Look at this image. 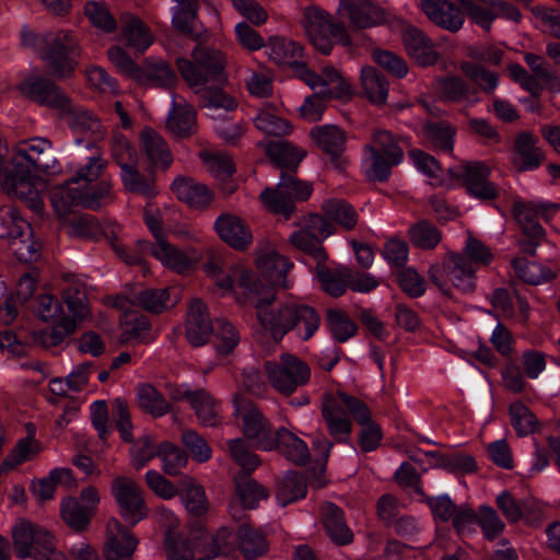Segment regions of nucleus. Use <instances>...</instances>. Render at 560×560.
Instances as JSON below:
<instances>
[{"label": "nucleus", "instance_id": "09e8293b", "mask_svg": "<svg viewBox=\"0 0 560 560\" xmlns=\"http://www.w3.org/2000/svg\"><path fill=\"white\" fill-rule=\"evenodd\" d=\"M512 267L521 280L533 285L549 282L557 277L555 270L525 258H514Z\"/></svg>", "mask_w": 560, "mask_h": 560}, {"label": "nucleus", "instance_id": "f03ea898", "mask_svg": "<svg viewBox=\"0 0 560 560\" xmlns=\"http://www.w3.org/2000/svg\"><path fill=\"white\" fill-rule=\"evenodd\" d=\"M322 416L331 440L318 435L313 442V448L324 463L327 462L335 443L349 442L353 429L351 418L362 427L359 434L361 450L368 453L380 446L381 428L372 421L370 408L360 398L343 390L326 395L322 404Z\"/></svg>", "mask_w": 560, "mask_h": 560}, {"label": "nucleus", "instance_id": "4be33fe9", "mask_svg": "<svg viewBox=\"0 0 560 560\" xmlns=\"http://www.w3.org/2000/svg\"><path fill=\"white\" fill-rule=\"evenodd\" d=\"M218 236L236 250H246L253 244L254 236L248 223L241 217L225 212L213 224Z\"/></svg>", "mask_w": 560, "mask_h": 560}, {"label": "nucleus", "instance_id": "9d476101", "mask_svg": "<svg viewBox=\"0 0 560 560\" xmlns=\"http://www.w3.org/2000/svg\"><path fill=\"white\" fill-rule=\"evenodd\" d=\"M0 238L9 242L20 261L31 262L39 257L42 245L34 240L31 224L12 207L0 209Z\"/></svg>", "mask_w": 560, "mask_h": 560}, {"label": "nucleus", "instance_id": "7ed1b4c3", "mask_svg": "<svg viewBox=\"0 0 560 560\" xmlns=\"http://www.w3.org/2000/svg\"><path fill=\"white\" fill-rule=\"evenodd\" d=\"M59 170L49 140L33 138L20 141L12 151L11 168L7 171L2 189L9 197L21 200L35 213H40L44 202L36 187L38 176L52 175Z\"/></svg>", "mask_w": 560, "mask_h": 560}, {"label": "nucleus", "instance_id": "c85d7f7f", "mask_svg": "<svg viewBox=\"0 0 560 560\" xmlns=\"http://www.w3.org/2000/svg\"><path fill=\"white\" fill-rule=\"evenodd\" d=\"M166 127L173 135L180 138L191 135L197 128L195 108L176 94H172Z\"/></svg>", "mask_w": 560, "mask_h": 560}, {"label": "nucleus", "instance_id": "ddd939ff", "mask_svg": "<svg viewBox=\"0 0 560 560\" xmlns=\"http://www.w3.org/2000/svg\"><path fill=\"white\" fill-rule=\"evenodd\" d=\"M312 191L310 183L301 182L290 173H282L276 188H266L260 199L269 211L288 218L295 210V202L308 199Z\"/></svg>", "mask_w": 560, "mask_h": 560}, {"label": "nucleus", "instance_id": "a878e982", "mask_svg": "<svg viewBox=\"0 0 560 560\" xmlns=\"http://www.w3.org/2000/svg\"><path fill=\"white\" fill-rule=\"evenodd\" d=\"M61 114L67 116V122L72 132L77 136H81V138L75 139L78 144H80L84 139L94 143L104 138L105 130L103 125L98 118L89 110L75 107L70 102V108L68 110H62Z\"/></svg>", "mask_w": 560, "mask_h": 560}, {"label": "nucleus", "instance_id": "a18cd8bd", "mask_svg": "<svg viewBox=\"0 0 560 560\" xmlns=\"http://www.w3.org/2000/svg\"><path fill=\"white\" fill-rule=\"evenodd\" d=\"M190 407L202 425L215 427L220 423V404L207 390H195Z\"/></svg>", "mask_w": 560, "mask_h": 560}, {"label": "nucleus", "instance_id": "20e7f679", "mask_svg": "<svg viewBox=\"0 0 560 560\" xmlns=\"http://www.w3.org/2000/svg\"><path fill=\"white\" fill-rule=\"evenodd\" d=\"M176 67L189 88L202 93L205 107L225 112L236 108L235 100L221 90L226 75L225 58L220 50L197 46L191 51V59L176 58Z\"/></svg>", "mask_w": 560, "mask_h": 560}, {"label": "nucleus", "instance_id": "aec40b11", "mask_svg": "<svg viewBox=\"0 0 560 560\" xmlns=\"http://www.w3.org/2000/svg\"><path fill=\"white\" fill-rule=\"evenodd\" d=\"M21 93L33 102L59 110L70 108L69 96L54 82L42 77H31L19 86Z\"/></svg>", "mask_w": 560, "mask_h": 560}, {"label": "nucleus", "instance_id": "7c9ffc66", "mask_svg": "<svg viewBox=\"0 0 560 560\" xmlns=\"http://www.w3.org/2000/svg\"><path fill=\"white\" fill-rule=\"evenodd\" d=\"M214 325L210 323L206 305L200 300H192L186 320V337L192 346L205 345Z\"/></svg>", "mask_w": 560, "mask_h": 560}, {"label": "nucleus", "instance_id": "052dcab7", "mask_svg": "<svg viewBox=\"0 0 560 560\" xmlns=\"http://www.w3.org/2000/svg\"><path fill=\"white\" fill-rule=\"evenodd\" d=\"M327 325L332 338L338 342H346L357 332L355 323L342 310H329Z\"/></svg>", "mask_w": 560, "mask_h": 560}, {"label": "nucleus", "instance_id": "6e6552de", "mask_svg": "<svg viewBox=\"0 0 560 560\" xmlns=\"http://www.w3.org/2000/svg\"><path fill=\"white\" fill-rule=\"evenodd\" d=\"M233 416L244 436L257 448L272 451L276 447V430L259 408L242 394L233 396Z\"/></svg>", "mask_w": 560, "mask_h": 560}, {"label": "nucleus", "instance_id": "864d4df0", "mask_svg": "<svg viewBox=\"0 0 560 560\" xmlns=\"http://www.w3.org/2000/svg\"><path fill=\"white\" fill-rule=\"evenodd\" d=\"M306 482L298 474H287L277 485L276 499L281 506L291 504L306 495Z\"/></svg>", "mask_w": 560, "mask_h": 560}, {"label": "nucleus", "instance_id": "13d9d810", "mask_svg": "<svg viewBox=\"0 0 560 560\" xmlns=\"http://www.w3.org/2000/svg\"><path fill=\"white\" fill-rule=\"evenodd\" d=\"M56 324L58 326L50 329L35 331L33 340L45 348H50L60 345L67 335L74 332L77 329L75 319H70L68 316L59 318Z\"/></svg>", "mask_w": 560, "mask_h": 560}, {"label": "nucleus", "instance_id": "5701e85b", "mask_svg": "<svg viewBox=\"0 0 560 560\" xmlns=\"http://www.w3.org/2000/svg\"><path fill=\"white\" fill-rule=\"evenodd\" d=\"M139 246L142 250L148 248L152 256L160 260L164 267L178 273L188 271L199 258L195 249L182 250L172 245L166 238L153 245H149L147 242H139Z\"/></svg>", "mask_w": 560, "mask_h": 560}, {"label": "nucleus", "instance_id": "dca6fc26", "mask_svg": "<svg viewBox=\"0 0 560 560\" xmlns=\"http://www.w3.org/2000/svg\"><path fill=\"white\" fill-rule=\"evenodd\" d=\"M452 176L463 180L469 196L482 200H494L500 195L499 187L489 177L490 167L480 161H464L458 166L450 167Z\"/></svg>", "mask_w": 560, "mask_h": 560}, {"label": "nucleus", "instance_id": "b1692460", "mask_svg": "<svg viewBox=\"0 0 560 560\" xmlns=\"http://www.w3.org/2000/svg\"><path fill=\"white\" fill-rule=\"evenodd\" d=\"M393 31H401V38L408 55L420 66L433 65L439 54L434 44L417 27L402 24Z\"/></svg>", "mask_w": 560, "mask_h": 560}, {"label": "nucleus", "instance_id": "c9c22d12", "mask_svg": "<svg viewBox=\"0 0 560 560\" xmlns=\"http://www.w3.org/2000/svg\"><path fill=\"white\" fill-rule=\"evenodd\" d=\"M322 523L327 536L338 545H346L352 540V532L346 524L342 511L332 503H325L320 508Z\"/></svg>", "mask_w": 560, "mask_h": 560}, {"label": "nucleus", "instance_id": "680f3d73", "mask_svg": "<svg viewBox=\"0 0 560 560\" xmlns=\"http://www.w3.org/2000/svg\"><path fill=\"white\" fill-rule=\"evenodd\" d=\"M39 452L38 443L31 439H21L12 452L5 457L0 465V475L15 468L22 463L32 459Z\"/></svg>", "mask_w": 560, "mask_h": 560}, {"label": "nucleus", "instance_id": "e2e57ef3", "mask_svg": "<svg viewBox=\"0 0 560 560\" xmlns=\"http://www.w3.org/2000/svg\"><path fill=\"white\" fill-rule=\"evenodd\" d=\"M136 300L140 306L152 313H161L176 303L167 289L143 290L137 294Z\"/></svg>", "mask_w": 560, "mask_h": 560}, {"label": "nucleus", "instance_id": "0eeeda50", "mask_svg": "<svg viewBox=\"0 0 560 560\" xmlns=\"http://www.w3.org/2000/svg\"><path fill=\"white\" fill-rule=\"evenodd\" d=\"M302 81L313 91L300 107L301 116L315 122L322 119L326 103L332 98L346 100L351 96V86L347 79L334 67H324L319 73L302 69Z\"/></svg>", "mask_w": 560, "mask_h": 560}, {"label": "nucleus", "instance_id": "6e6d98bb", "mask_svg": "<svg viewBox=\"0 0 560 560\" xmlns=\"http://www.w3.org/2000/svg\"><path fill=\"white\" fill-rule=\"evenodd\" d=\"M137 399L139 407L153 417H162L170 411V404L152 385L144 384L139 386Z\"/></svg>", "mask_w": 560, "mask_h": 560}, {"label": "nucleus", "instance_id": "bf43d9fd", "mask_svg": "<svg viewBox=\"0 0 560 560\" xmlns=\"http://www.w3.org/2000/svg\"><path fill=\"white\" fill-rule=\"evenodd\" d=\"M237 538L240 548L248 560L261 556L267 550L265 537L246 524L240 526Z\"/></svg>", "mask_w": 560, "mask_h": 560}, {"label": "nucleus", "instance_id": "412c9836", "mask_svg": "<svg viewBox=\"0 0 560 560\" xmlns=\"http://www.w3.org/2000/svg\"><path fill=\"white\" fill-rule=\"evenodd\" d=\"M139 540L117 518L108 520L104 557L106 560H132Z\"/></svg>", "mask_w": 560, "mask_h": 560}, {"label": "nucleus", "instance_id": "2eb2a0df", "mask_svg": "<svg viewBox=\"0 0 560 560\" xmlns=\"http://www.w3.org/2000/svg\"><path fill=\"white\" fill-rule=\"evenodd\" d=\"M338 14L340 18L347 19L354 30H364L382 24H388L393 30L396 24H402V20L369 0H340Z\"/></svg>", "mask_w": 560, "mask_h": 560}, {"label": "nucleus", "instance_id": "39448f33", "mask_svg": "<svg viewBox=\"0 0 560 560\" xmlns=\"http://www.w3.org/2000/svg\"><path fill=\"white\" fill-rule=\"evenodd\" d=\"M106 167L107 161L100 154L90 156L71 178L51 190V205L60 219H66L75 207L94 209L112 201L110 182L98 180Z\"/></svg>", "mask_w": 560, "mask_h": 560}, {"label": "nucleus", "instance_id": "3c124183", "mask_svg": "<svg viewBox=\"0 0 560 560\" xmlns=\"http://www.w3.org/2000/svg\"><path fill=\"white\" fill-rule=\"evenodd\" d=\"M455 129L444 122H430L423 126L424 141L438 151L452 154Z\"/></svg>", "mask_w": 560, "mask_h": 560}, {"label": "nucleus", "instance_id": "4d7b16f0", "mask_svg": "<svg viewBox=\"0 0 560 560\" xmlns=\"http://www.w3.org/2000/svg\"><path fill=\"white\" fill-rule=\"evenodd\" d=\"M236 498L246 509H254L260 500L268 498V491L256 480L240 476L235 478Z\"/></svg>", "mask_w": 560, "mask_h": 560}, {"label": "nucleus", "instance_id": "79ce46f5", "mask_svg": "<svg viewBox=\"0 0 560 560\" xmlns=\"http://www.w3.org/2000/svg\"><path fill=\"white\" fill-rule=\"evenodd\" d=\"M178 494L189 514L201 516L207 513L209 502L205 490L191 477L185 476L180 479Z\"/></svg>", "mask_w": 560, "mask_h": 560}, {"label": "nucleus", "instance_id": "e433bc0d", "mask_svg": "<svg viewBox=\"0 0 560 560\" xmlns=\"http://www.w3.org/2000/svg\"><path fill=\"white\" fill-rule=\"evenodd\" d=\"M257 267L264 277L267 278L270 285L288 287L285 276L293 267V264L284 256L275 252L260 255L257 258Z\"/></svg>", "mask_w": 560, "mask_h": 560}, {"label": "nucleus", "instance_id": "f704fd0d", "mask_svg": "<svg viewBox=\"0 0 560 560\" xmlns=\"http://www.w3.org/2000/svg\"><path fill=\"white\" fill-rule=\"evenodd\" d=\"M141 148L148 161L155 167L167 168L173 162L172 152L163 137L152 128L141 132Z\"/></svg>", "mask_w": 560, "mask_h": 560}, {"label": "nucleus", "instance_id": "ea45409f", "mask_svg": "<svg viewBox=\"0 0 560 560\" xmlns=\"http://www.w3.org/2000/svg\"><path fill=\"white\" fill-rule=\"evenodd\" d=\"M260 144L265 147L267 155L278 167L288 171L295 170L305 156V152L302 149L283 140L260 142Z\"/></svg>", "mask_w": 560, "mask_h": 560}, {"label": "nucleus", "instance_id": "4468645a", "mask_svg": "<svg viewBox=\"0 0 560 560\" xmlns=\"http://www.w3.org/2000/svg\"><path fill=\"white\" fill-rule=\"evenodd\" d=\"M475 273L472 265L457 253H448L441 264L431 266L429 270L431 281L445 294L450 293V285L471 292L475 289Z\"/></svg>", "mask_w": 560, "mask_h": 560}, {"label": "nucleus", "instance_id": "2f4dec72", "mask_svg": "<svg viewBox=\"0 0 560 560\" xmlns=\"http://www.w3.org/2000/svg\"><path fill=\"white\" fill-rule=\"evenodd\" d=\"M208 542V534L201 527L195 528L189 537H179L168 542L167 560H206V558L196 557V553L203 551Z\"/></svg>", "mask_w": 560, "mask_h": 560}, {"label": "nucleus", "instance_id": "393cba45", "mask_svg": "<svg viewBox=\"0 0 560 560\" xmlns=\"http://www.w3.org/2000/svg\"><path fill=\"white\" fill-rule=\"evenodd\" d=\"M421 9L435 25L456 33L465 22V12L448 0H421Z\"/></svg>", "mask_w": 560, "mask_h": 560}, {"label": "nucleus", "instance_id": "37998d69", "mask_svg": "<svg viewBox=\"0 0 560 560\" xmlns=\"http://www.w3.org/2000/svg\"><path fill=\"white\" fill-rule=\"evenodd\" d=\"M276 447L289 460L302 465L310 458L306 443L285 428L276 430Z\"/></svg>", "mask_w": 560, "mask_h": 560}, {"label": "nucleus", "instance_id": "6ab92c4d", "mask_svg": "<svg viewBox=\"0 0 560 560\" xmlns=\"http://www.w3.org/2000/svg\"><path fill=\"white\" fill-rule=\"evenodd\" d=\"M98 491L94 487L82 489L80 497H69L62 500L60 513L68 526L75 530H84L100 503Z\"/></svg>", "mask_w": 560, "mask_h": 560}, {"label": "nucleus", "instance_id": "774afa93", "mask_svg": "<svg viewBox=\"0 0 560 560\" xmlns=\"http://www.w3.org/2000/svg\"><path fill=\"white\" fill-rule=\"evenodd\" d=\"M530 11L537 22V27L560 39V10L535 5Z\"/></svg>", "mask_w": 560, "mask_h": 560}, {"label": "nucleus", "instance_id": "f257e3e1", "mask_svg": "<svg viewBox=\"0 0 560 560\" xmlns=\"http://www.w3.org/2000/svg\"><path fill=\"white\" fill-rule=\"evenodd\" d=\"M206 273L212 278L222 296L232 295L241 303H249L256 308V316L264 334L277 343L290 330H294L302 340H308L319 328L320 317L305 304H287L271 307L276 299L272 288L257 280L243 265L231 266L223 270L218 261L205 265Z\"/></svg>", "mask_w": 560, "mask_h": 560}, {"label": "nucleus", "instance_id": "8fccbe9b", "mask_svg": "<svg viewBox=\"0 0 560 560\" xmlns=\"http://www.w3.org/2000/svg\"><path fill=\"white\" fill-rule=\"evenodd\" d=\"M172 25L184 34H192L197 20L198 0H173Z\"/></svg>", "mask_w": 560, "mask_h": 560}, {"label": "nucleus", "instance_id": "338daca9", "mask_svg": "<svg viewBox=\"0 0 560 560\" xmlns=\"http://www.w3.org/2000/svg\"><path fill=\"white\" fill-rule=\"evenodd\" d=\"M228 452L232 459L246 472L254 471L260 465V458L250 452L243 439L228 441Z\"/></svg>", "mask_w": 560, "mask_h": 560}, {"label": "nucleus", "instance_id": "f3484780", "mask_svg": "<svg viewBox=\"0 0 560 560\" xmlns=\"http://www.w3.org/2000/svg\"><path fill=\"white\" fill-rule=\"evenodd\" d=\"M335 228L326 218L311 214L305 226L291 234L289 241L296 249L313 256L317 261L326 259L322 242L334 234Z\"/></svg>", "mask_w": 560, "mask_h": 560}, {"label": "nucleus", "instance_id": "603ef678", "mask_svg": "<svg viewBox=\"0 0 560 560\" xmlns=\"http://www.w3.org/2000/svg\"><path fill=\"white\" fill-rule=\"evenodd\" d=\"M362 89L368 98L374 104H384L388 95V82L384 75L373 67H364L361 70Z\"/></svg>", "mask_w": 560, "mask_h": 560}, {"label": "nucleus", "instance_id": "69168bd1", "mask_svg": "<svg viewBox=\"0 0 560 560\" xmlns=\"http://www.w3.org/2000/svg\"><path fill=\"white\" fill-rule=\"evenodd\" d=\"M369 149H375L380 154L392 159V163H401L404 151L397 143L394 136L386 130H377L372 136V142L365 145Z\"/></svg>", "mask_w": 560, "mask_h": 560}, {"label": "nucleus", "instance_id": "cd10ccee", "mask_svg": "<svg viewBox=\"0 0 560 560\" xmlns=\"http://www.w3.org/2000/svg\"><path fill=\"white\" fill-rule=\"evenodd\" d=\"M555 208L556 206L550 203H525L516 201L513 211L518 225L529 238H542L544 229L539 224L538 219L542 218L547 220L549 210Z\"/></svg>", "mask_w": 560, "mask_h": 560}, {"label": "nucleus", "instance_id": "f8f14e48", "mask_svg": "<svg viewBox=\"0 0 560 560\" xmlns=\"http://www.w3.org/2000/svg\"><path fill=\"white\" fill-rule=\"evenodd\" d=\"M264 372L271 387L287 396L311 378L308 365L291 353H282L279 360L266 361Z\"/></svg>", "mask_w": 560, "mask_h": 560}, {"label": "nucleus", "instance_id": "1a4fd4ad", "mask_svg": "<svg viewBox=\"0 0 560 560\" xmlns=\"http://www.w3.org/2000/svg\"><path fill=\"white\" fill-rule=\"evenodd\" d=\"M16 557L32 560H66L55 550V538L44 527L28 521H20L12 528Z\"/></svg>", "mask_w": 560, "mask_h": 560}, {"label": "nucleus", "instance_id": "c756f323", "mask_svg": "<svg viewBox=\"0 0 560 560\" xmlns=\"http://www.w3.org/2000/svg\"><path fill=\"white\" fill-rule=\"evenodd\" d=\"M62 298L72 314L70 319H75L78 323V320H84L90 316L89 288L83 279L75 276L67 277Z\"/></svg>", "mask_w": 560, "mask_h": 560}, {"label": "nucleus", "instance_id": "de8ad7c7", "mask_svg": "<svg viewBox=\"0 0 560 560\" xmlns=\"http://www.w3.org/2000/svg\"><path fill=\"white\" fill-rule=\"evenodd\" d=\"M399 163H392V159L380 154L375 149L364 147L362 168L365 176L373 182H384L390 175L393 166Z\"/></svg>", "mask_w": 560, "mask_h": 560}, {"label": "nucleus", "instance_id": "c03bdc74", "mask_svg": "<svg viewBox=\"0 0 560 560\" xmlns=\"http://www.w3.org/2000/svg\"><path fill=\"white\" fill-rule=\"evenodd\" d=\"M121 32L127 45L139 51H144L153 43V35L148 26L133 15H125L122 18Z\"/></svg>", "mask_w": 560, "mask_h": 560}, {"label": "nucleus", "instance_id": "a19ab883", "mask_svg": "<svg viewBox=\"0 0 560 560\" xmlns=\"http://www.w3.org/2000/svg\"><path fill=\"white\" fill-rule=\"evenodd\" d=\"M139 77L141 79H136L135 82L162 89H172L178 81L174 70L163 60L148 61L144 68H140Z\"/></svg>", "mask_w": 560, "mask_h": 560}, {"label": "nucleus", "instance_id": "9b49d317", "mask_svg": "<svg viewBox=\"0 0 560 560\" xmlns=\"http://www.w3.org/2000/svg\"><path fill=\"white\" fill-rule=\"evenodd\" d=\"M302 24L311 44L322 54L331 51L334 40L343 46L350 44L345 26L332 22L330 15L317 7L304 10Z\"/></svg>", "mask_w": 560, "mask_h": 560}, {"label": "nucleus", "instance_id": "4c0bfd02", "mask_svg": "<svg viewBox=\"0 0 560 560\" xmlns=\"http://www.w3.org/2000/svg\"><path fill=\"white\" fill-rule=\"evenodd\" d=\"M311 137L332 161H337L345 149V132L335 125L316 126L311 129Z\"/></svg>", "mask_w": 560, "mask_h": 560}, {"label": "nucleus", "instance_id": "58836bf2", "mask_svg": "<svg viewBox=\"0 0 560 560\" xmlns=\"http://www.w3.org/2000/svg\"><path fill=\"white\" fill-rule=\"evenodd\" d=\"M201 159L211 175L221 183L222 191L226 195L232 194L235 190V185L229 180L235 172L232 159L220 152H202Z\"/></svg>", "mask_w": 560, "mask_h": 560}, {"label": "nucleus", "instance_id": "5fc2aeb1", "mask_svg": "<svg viewBox=\"0 0 560 560\" xmlns=\"http://www.w3.org/2000/svg\"><path fill=\"white\" fill-rule=\"evenodd\" d=\"M322 209L326 218L335 221L345 230H352L358 223L357 211L346 200L329 199L323 203Z\"/></svg>", "mask_w": 560, "mask_h": 560}, {"label": "nucleus", "instance_id": "72a5a7b5", "mask_svg": "<svg viewBox=\"0 0 560 560\" xmlns=\"http://www.w3.org/2000/svg\"><path fill=\"white\" fill-rule=\"evenodd\" d=\"M172 190L176 197L192 208H205L213 200V192L203 184L191 178L177 177L172 183Z\"/></svg>", "mask_w": 560, "mask_h": 560}, {"label": "nucleus", "instance_id": "473e14b6", "mask_svg": "<svg viewBox=\"0 0 560 560\" xmlns=\"http://www.w3.org/2000/svg\"><path fill=\"white\" fill-rule=\"evenodd\" d=\"M537 143L538 138L526 131L516 137L512 161L518 171L535 170L540 165L544 155Z\"/></svg>", "mask_w": 560, "mask_h": 560}, {"label": "nucleus", "instance_id": "bb28decb", "mask_svg": "<svg viewBox=\"0 0 560 560\" xmlns=\"http://www.w3.org/2000/svg\"><path fill=\"white\" fill-rule=\"evenodd\" d=\"M267 54L276 63L291 67L300 79H302V69L310 70L301 61L303 55L302 47L291 39L278 36L270 37L267 44Z\"/></svg>", "mask_w": 560, "mask_h": 560}, {"label": "nucleus", "instance_id": "423d86ee", "mask_svg": "<svg viewBox=\"0 0 560 560\" xmlns=\"http://www.w3.org/2000/svg\"><path fill=\"white\" fill-rule=\"evenodd\" d=\"M22 44L38 54L51 75L63 79L73 72L77 39L71 32L58 31L40 35L23 32Z\"/></svg>", "mask_w": 560, "mask_h": 560}, {"label": "nucleus", "instance_id": "0e129e2a", "mask_svg": "<svg viewBox=\"0 0 560 560\" xmlns=\"http://www.w3.org/2000/svg\"><path fill=\"white\" fill-rule=\"evenodd\" d=\"M255 126L266 135L282 137L291 131L290 124L278 116L269 106L261 108L255 117Z\"/></svg>", "mask_w": 560, "mask_h": 560}, {"label": "nucleus", "instance_id": "49530a36", "mask_svg": "<svg viewBox=\"0 0 560 560\" xmlns=\"http://www.w3.org/2000/svg\"><path fill=\"white\" fill-rule=\"evenodd\" d=\"M468 19L485 31H490L492 23L498 19L495 0L478 1L458 0Z\"/></svg>", "mask_w": 560, "mask_h": 560}, {"label": "nucleus", "instance_id": "a211bd4d", "mask_svg": "<svg viewBox=\"0 0 560 560\" xmlns=\"http://www.w3.org/2000/svg\"><path fill=\"white\" fill-rule=\"evenodd\" d=\"M112 493L120 516L131 526L147 517L148 510L142 491L135 480L124 476L116 477L112 482Z\"/></svg>", "mask_w": 560, "mask_h": 560}]
</instances>
